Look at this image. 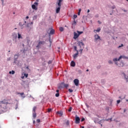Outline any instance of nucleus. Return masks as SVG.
I'll list each match as a JSON object with an SVG mask.
<instances>
[{
	"mask_svg": "<svg viewBox=\"0 0 128 128\" xmlns=\"http://www.w3.org/2000/svg\"><path fill=\"white\" fill-rule=\"evenodd\" d=\"M122 58L127 59L128 58L127 56H120L118 59V58H115L113 60H114V62H115L116 64L118 66H124L123 62H121V64L120 65H119L118 64V62H118V60L119 62L120 60H122Z\"/></svg>",
	"mask_w": 128,
	"mask_h": 128,
	"instance_id": "1",
	"label": "nucleus"
},
{
	"mask_svg": "<svg viewBox=\"0 0 128 128\" xmlns=\"http://www.w3.org/2000/svg\"><path fill=\"white\" fill-rule=\"evenodd\" d=\"M75 120V124H78L80 122V117L78 116L77 115L76 116Z\"/></svg>",
	"mask_w": 128,
	"mask_h": 128,
	"instance_id": "2",
	"label": "nucleus"
},
{
	"mask_svg": "<svg viewBox=\"0 0 128 128\" xmlns=\"http://www.w3.org/2000/svg\"><path fill=\"white\" fill-rule=\"evenodd\" d=\"M45 44V42L44 41H40L38 42L37 46H36V48H40V46H42V44Z\"/></svg>",
	"mask_w": 128,
	"mask_h": 128,
	"instance_id": "3",
	"label": "nucleus"
},
{
	"mask_svg": "<svg viewBox=\"0 0 128 128\" xmlns=\"http://www.w3.org/2000/svg\"><path fill=\"white\" fill-rule=\"evenodd\" d=\"M94 38H95V40H100V37L98 34H96L94 35Z\"/></svg>",
	"mask_w": 128,
	"mask_h": 128,
	"instance_id": "4",
	"label": "nucleus"
},
{
	"mask_svg": "<svg viewBox=\"0 0 128 128\" xmlns=\"http://www.w3.org/2000/svg\"><path fill=\"white\" fill-rule=\"evenodd\" d=\"M38 2H35L34 3V4H32V10H36V6H38Z\"/></svg>",
	"mask_w": 128,
	"mask_h": 128,
	"instance_id": "5",
	"label": "nucleus"
},
{
	"mask_svg": "<svg viewBox=\"0 0 128 128\" xmlns=\"http://www.w3.org/2000/svg\"><path fill=\"white\" fill-rule=\"evenodd\" d=\"M74 40H76V38H78L80 36V35H78V34L76 32H74Z\"/></svg>",
	"mask_w": 128,
	"mask_h": 128,
	"instance_id": "6",
	"label": "nucleus"
},
{
	"mask_svg": "<svg viewBox=\"0 0 128 128\" xmlns=\"http://www.w3.org/2000/svg\"><path fill=\"white\" fill-rule=\"evenodd\" d=\"M18 58V55L15 54L14 56V64H16V62Z\"/></svg>",
	"mask_w": 128,
	"mask_h": 128,
	"instance_id": "7",
	"label": "nucleus"
},
{
	"mask_svg": "<svg viewBox=\"0 0 128 128\" xmlns=\"http://www.w3.org/2000/svg\"><path fill=\"white\" fill-rule=\"evenodd\" d=\"M78 50H76V54H75L73 55L74 59L76 60V58H78Z\"/></svg>",
	"mask_w": 128,
	"mask_h": 128,
	"instance_id": "8",
	"label": "nucleus"
},
{
	"mask_svg": "<svg viewBox=\"0 0 128 128\" xmlns=\"http://www.w3.org/2000/svg\"><path fill=\"white\" fill-rule=\"evenodd\" d=\"M74 84L75 85H76V86H78V82H80V81L78 80V79H75L74 80Z\"/></svg>",
	"mask_w": 128,
	"mask_h": 128,
	"instance_id": "9",
	"label": "nucleus"
},
{
	"mask_svg": "<svg viewBox=\"0 0 128 128\" xmlns=\"http://www.w3.org/2000/svg\"><path fill=\"white\" fill-rule=\"evenodd\" d=\"M12 37H13V40H15V42H16V38H18V36H16V34H14V35H12Z\"/></svg>",
	"mask_w": 128,
	"mask_h": 128,
	"instance_id": "10",
	"label": "nucleus"
},
{
	"mask_svg": "<svg viewBox=\"0 0 128 128\" xmlns=\"http://www.w3.org/2000/svg\"><path fill=\"white\" fill-rule=\"evenodd\" d=\"M70 66H73V67L76 66V62H74V61H72L70 63Z\"/></svg>",
	"mask_w": 128,
	"mask_h": 128,
	"instance_id": "11",
	"label": "nucleus"
},
{
	"mask_svg": "<svg viewBox=\"0 0 128 128\" xmlns=\"http://www.w3.org/2000/svg\"><path fill=\"white\" fill-rule=\"evenodd\" d=\"M60 7L58 6L56 9V14H58V12H60Z\"/></svg>",
	"mask_w": 128,
	"mask_h": 128,
	"instance_id": "12",
	"label": "nucleus"
},
{
	"mask_svg": "<svg viewBox=\"0 0 128 128\" xmlns=\"http://www.w3.org/2000/svg\"><path fill=\"white\" fill-rule=\"evenodd\" d=\"M62 0H59L58 2V6L60 7L62 6Z\"/></svg>",
	"mask_w": 128,
	"mask_h": 128,
	"instance_id": "13",
	"label": "nucleus"
},
{
	"mask_svg": "<svg viewBox=\"0 0 128 128\" xmlns=\"http://www.w3.org/2000/svg\"><path fill=\"white\" fill-rule=\"evenodd\" d=\"M54 34V29H52L50 31V34Z\"/></svg>",
	"mask_w": 128,
	"mask_h": 128,
	"instance_id": "14",
	"label": "nucleus"
},
{
	"mask_svg": "<svg viewBox=\"0 0 128 128\" xmlns=\"http://www.w3.org/2000/svg\"><path fill=\"white\" fill-rule=\"evenodd\" d=\"M123 74H124V76L125 80H126V82H128V76H126V74H124V73Z\"/></svg>",
	"mask_w": 128,
	"mask_h": 128,
	"instance_id": "15",
	"label": "nucleus"
},
{
	"mask_svg": "<svg viewBox=\"0 0 128 128\" xmlns=\"http://www.w3.org/2000/svg\"><path fill=\"white\" fill-rule=\"evenodd\" d=\"M77 32H78V36H80V34H84V32H82V31L80 32V31L78 30Z\"/></svg>",
	"mask_w": 128,
	"mask_h": 128,
	"instance_id": "16",
	"label": "nucleus"
},
{
	"mask_svg": "<svg viewBox=\"0 0 128 128\" xmlns=\"http://www.w3.org/2000/svg\"><path fill=\"white\" fill-rule=\"evenodd\" d=\"M78 44H79L78 46H80V44L81 46H84V44L82 42H78Z\"/></svg>",
	"mask_w": 128,
	"mask_h": 128,
	"instance_id": "17",
	"label": "nucleus"
},
{
	"mask_svg": "<svg viewBox=\"0 0 128 128\" xmlns=\"http://www.w3.org/2000/svg\"><path fill=\"white\" fill-rule=\"evenodd\" d=\"M32 116L34 118H36V112H33Z\"/></svg>",
	"mask_w": 128,
	"mask_h": 128,
	"instance_id": "18",
	"label": "nucleus"
},
{
	"mask_svg": "<svg viewBox=\"0 0 128 128\" xmlns=\"http://www.w3.org/2000/svg\"><path fill=\"white\" fill-rule=\"evenodd\" d=\"M94 32H100V28H98L96 30H94Z\"/></svg>",
	"mask_w": 128,
	"mask_h": 128,
	"instance_id": "19",
	"label": "nucleus"
},
{
	"mask_svg": "<svg viewBox=\"0 0 128 128\" xmlns=\"http://www.w3.org/2000/svg\"><path fill=\"white\" fill-rule=\"evenodd\" d=\"M14 73H15V72H14V70L10 71V72H9V74H14Z\"/></svg>",
	"mask_w": 128,
	"mask_h": 128,
	"instance_id": "20",
	"label": "nucleus"
},
{
	"mask_svg": "<svg viewBox=\"0 0 128 128\" xmlns=\"http://www.w3.org/2000/svg\"><path fill=\"white\" fill-rule=\"evenodd\" d=\"M36 106H34V108H33V110H33V112H36Z\"/></svg>",
	"mask_w": 128,
	"mask_h": 128,
	"instance_id": "21",
	"label": "nucleus"
},
{
	"mask_svg": "<svg viewBox=\"0 0 128 128\" xmlns=\"http://www.w3.org/2000/svg\"><path fill=\"white\" fill-rule=\"evenodd\" d=\"M18 38H22V36L19 33H18Z\"/></svg>",
	"mask_w": 128,
	"mask_h": 128,
	"instance_id": "22",
	"label": "nucleus"
},
{
	"mask_svg": "<svg viewBox=\"0 0 128 128\" xmlns=\"http://www.w3.org/2000/svg\"><path fill=\"white\" fill-rule=\"evenodd\" d=\"M60 32H64V28L60 27Z\"/></svg>",
	"mask_w": 128,
	"mask_h": 128,
	"instance_id": "23",
	"label": "nucleus"
},
{
	"mask_svg": "<svg viewBox=\"0 0 128 128\" xmlns=\"http://www.w3.org/2000/svg\"><path fill=\"white\" fill-rule=\"evenodd\" d=\"M72 108L70 107L69 109L68 110V112H72Z\"/></svg>",
	"mask_w": 128,
	"mask_h": 128,
	"instance_id": "24",
	"label": "nucleus"
},
{
	"mask_svg": "<svg viewBox=\"0 0 128 128\" xmlns=\"http://www.w3.org/2000/svg\"><path fill=\"white\" fill-rule=\"evenodd\" d=\"M64 88H68V84H64Z\"/></svg>",
	"mask_w": 128,
	"mask_h": 128,
	"instance_id": "25",
	"label": "nucleus"
},
{
	"mask_svg": "<svg viewBox=\"0 0 128 128\" xmlns=\"http://www.w3.org/2000/svg\"><path fill=\"white\" fill-rule=\"evenodd\" d=\"M56 98H58V96H60V93H57L56 94Z\"/></svg>",
	"mask_w": 128,
	"mask_h": 128,
	"instance_id": "26",
	"label": "nucleus"
},
{
	"mask_svg": "<svg viewBox=\"0 0 128 128\" xmlns=\"http://www.w3.org/2000/svg\"><path fill=\"white\" fill-rule=\"evenodd\" d=\"M68 92H74V90L70 88V89H68Z\"/></svg>",
	"mask_w": 128,
	"mask_h": 128,
	"instance_id": "27",
	"label": "nucleus"
},
{
	"mask_svg": "<svg viewBox=\"0 0 128 128\" xmlns=\"http://www.w3.org/2000/svg\"><path fill=\"white\" fill-rule=\"evenodd\" d=\"M18 94H20L21 96H22L24 94V92L18 93Z\"/></svg>",
	"mask_w": 128,
	"mask_h": 128,
	"instance_id": "28",
	"label": "nucleus"
},
{
	"mask_svg": "<svg viewBox=\"0 0 128 128\" xmlns=\"http://www.w3.org/2000/svg\"><path fill=\"white\" fill-rule=\"evenodd\" d=\"M52 112V108H48V112Z\"/></svg>",
	"mask_w": 128,
	"mask_h": 128,
	"instance_id": "29",
	"label": "nucleus"
},
{
	"mask_svg": "<svg viewBox=\"0 0 128 128\" xmlns=\"http://www.w3.org/2000/svg\"><path fill=\"white\" fill-rule=\"evenodd\" d=\"M74 19L76 18H78V16L76 14H74Z\"/></svg>",
	"mask_w": 128,
	"mask_h": 128,
	"instance_id": "30",
	"label": "nucleus"
},
{
	"mask_svg": "<svg viewBox=\"0 0 128 128\" xmlns=\"http://www.w3.org/2000/svg\"><path fill=\"white\" fill-rule=\"evenodd\" d=\"M28 74H24V76H26V78H28Z\"/></svg>",
	"mask_w": 128,
	"mask_h": 128,
	"instance_id": "31",
	"label": "nucleus"
},
{
	"mask_svg": "<svg viewBox=\"0 0 128 128\" xmlns=\"http://www.w3.org/2000/svg\"><path fill=\"white\" fill-rule=\"evenodd\" d=\"M66 126H68V124H70V122L68 120L66 122Z\"/></svg>",
	"mask_w": 128,
	"mask_h": 128,
	"instance_id": "32",
	"label": "nucleus"
},
{
	"mask_svg": "<svg viewBox=\"0 0 128 128\" xmlns=\"http://www.w3.org/2000/svg\"><path fill=\"white\" fill-rule=\"evenodd\" d=\"M82 50H84V49H80L79 52H80V54H82Z\"/></svg>",
	"mask_w": 128,
	"mask_h": 128,
	"instance_id": "33",
	"label": "nucleus"
},
{
	"mask_svg": "<svg viewBox=\"0 0 128 128\" xmlns=\"http://www.w3.org/2000/svg\"><path fill=\"white\" fill-rule=\"evenodd\" d=\"M0 104H6V102H4V100H3V101H0Z\"/></svg>",
	"mask_w": 128,
	"mask_h": 128,
	"instance_id": "34",
	"label": "nucleus"
},
{
	"mask_svg": "<svg viewBox=\"0 0 128 128\" xmlns=\"http://www.w3.org/2000/svg\"><path fill=\"white\" fill-rule=\"evenodd\" d=\"M84 118H82L81 122H84Z\"/></svg>",
	"mask_w": 128,
	"mask_h": 128,
	"instance_id": "35",
	"label": "nucleus"
},
{
	"mask_svg": "<svg viewBox=\"0 0 128 128\" xmlns=\"http://www.w3.org/2000/svg\"><path fill=\"white\" fill-rule=\"evenodd\" d=\"M36 122H40V120L38 119V120H36Z\"/></svg>",
	"mask_w": 128,
	"mask_h": 128,
	"instance_id": "36",
	"label": "nucleus"
},
{
	"mask_svg": "<svg viewBox=\"0 0 128 128\" xmlns=\"http://www.w3.org/2000/svg\"><path fill=\"white\" fill-rule=\"evenodd\" d=\"M58 114H60V116H62V112H58Z\"/></svg>",
	"mask_w": 128,
	"mask_h": 128,
	"instance_id": "37",
	"label": "nucleus"
},
{
	"mask_svg": "<svg viewBox=\"0 0 128 128\" xmlns=\"http://www.w3.org/2000/svg\"><path fill=\"white\" fill-rule=\"evenodd\" d=\"M120 100H118L117 104H120Z\"/></svg>",
	"mask_w": 128,
	"mask_h": 128,
	"instance_id": "38",
	"label": "nucleus"
},
{
	"mask_svg": "<svg viewBox=\"0 0 128 128\" xmlns=\"http://www.w3.org/2000/svg\"><path fill=\"white\" fill-rule=\"evenodd\" d=\"M48 64H52V61L51 60H50L48 62Z\"/></svg>",
	"mask_w": 128,
	"mask_h": 128,
	"instance_id": "39",
	"label": "nucleus"
},
{
	"mask_svg": "<svg viewBox=\"0 0 128 128\" xmlns=\"http://www.w3.org/2000/svg\"><path fill=\"white\" fill-rule=\"evenodd\" d=\"M112 118H111L110 119H108L107 120H110V122H112Z\"/></svg>",
	"mask_w": 128,
	"mask_h": 128,
	"instance_id": "40",
	"label": "nucleus"
},
{
	"mask_svg": "<svg viewBox=\"0 0 128 128\" xmlns=\"http://www.w3.org/2000/svg\"><path fill=\"white\" fill-rule=\"evenodd\" d=\"M74 50H76H76H76V46H74Z\"/></svg>",
	"mask_w": 128,
	"mask_h": 128,
	"instance_id": "41",
	"label": "nucleus"
},
{
	"mask_svg": "<svg viewBox=\"0 0 128 128\" xmlns=\"http://www.w3.org/2000/svg\"><path fill=\"white\" fill-rule=\"evenodd\" d=\"M108 63L109 64H112V61H110V60H109L108 61Z\"/></svg>",
	"mask_w": 128,
	"mask_h": 128,
	"instance_id": "42",
	"label": "nucleus"
},
{
	"mask_svg": "<svg viewBox=\"0 0 128 128\" xmlns=\"http://www.w3.org/2000/svg\"><path fill=\"white\" fill-rule=\"evenodd\" d=\"M98 24H102V22H100V20H98Z\"/></svg>",
	"mask_w": 128,
	"mask_h": 128,
	"instance_id": "43",
	"label": "nucleus"
},
{
	"mask_svg": "<svg viewBox=\"0 0 128 128\" xmlns=\"http://www.w3.org/2000/svg\"><path fill=\"white\" fill-rule=\"evenodd\" d=\"M112 8L114 10V8H116V6H113L112 7Z\"/></svg>",
	"mask_w": 128,
	"mask_h": 128,
	"instance_id": "44",
	"label": "nucleus"
},
{
	"mask_svg": "<svg viewBox=\"0 0 128 128\" xmlns=\"http://www.w3.org/2000/svg\"><path fill=\"white\" fill-rule=\"evenodd\" d=\"M58 92H60V90H56V92H58Z\"/></svg>",
	"mask_w": 128,
	"mask_h": 128,
	"instance_id": "45",
	"label": "nucleus"
},
{
	"mask_svg": "<svg viewBox=\"0 0 128 128\" xmlns=\"http://www.w3.org/2000/svg\"><path fill=\"white\" fill-rule=\"evenodd\" d=\"M82 12V9H79L78 12Z\"/></svg>",
	"mask_w": 128,
	"mask_h": 128,
	"instance_id": "46",
	"label": "nucleus"
},
{
	"mask_svg": "<svg viewBox=\"0 0 128 128\" xmlns=\"http://www.w3.org/2000/svg\"><path fill=\"white\" fill-rule=\"evenodd\" d=\"M80 12H78V16H80Z\"/></svg>",
	"mask_w": 128,
	"mask_h": 128,
	"instance_id": "47",
	"label": "nucleus"
},
{
	"mask_svg": "<svg viewBox=\"0 0 128 128\" xmlns=\"http://www.w3.org/2000/svg\"><path fill=\"white\" fill-rule=\"evenodd\" d=\"M122 48V46H118V48Z\"/></svg>",
	"mask_w": 128,
	"mask_h": 128,
	"instance_id": "48",
	"label": "nucleus"
},
{
	"mask_svg": "<svg viewBox=\"0 0 128 128\" xmlns=\"http://www.w3.org/2000/svg\"><path fill=\"white\" fill-rule=\"evenodd\" d=\"M28 16H26V20H28Z\"/></svg>",
	"mask_w": 128,
	"mask_h": 128,
	"instance_id": "49",
	"label": "nucleus"
},
{
	"mask_svg": "<svg viewBox=\"0 0 128 128\" xmlns=\"http://www.w3.org/2000/svg\"><path fill=\"white\" fill-rule=\"evenodd\" d=\"M87 12H90V10H88Z\"/></svg>",
	"mask_w": 128,
	"mask_h": 128,
	"instance_id": "50",
	"label": "nucleus"
},
{
	"mask_svg": "<svg viewBox=\"0 0 128 128\" xmlns=\"http://www.w3.org/2000/svg\"><path fill=\"white\" fill-rule=\"evenodd\" d=\"M78 72H82V70H79Z\"/></svg>",
	"mask_w": 128,
	"mask_h": 128,
	"instance_id": "51",
	"label": "nucleus"
},
{
	"mask_svg": "<svg viewBox=\"0 0 128 128\" xmlns=\"http://www.w3.org/2000/svg\"><path fill=\"white\" fill-rule=\"evenodd\" d=\"M58 88H62V87L60 86H59Z\"/></svg>",
	"mask_w": 128,
	"mask_h": 128,
	"instance_id": "52",
	"label": "nucleus"
},
{
	"mask_svg": "<svg viewBox=\"0 0 128 128\" xmlns=\"http://www.w3.org/2000/svg\"><path fill=\"white\" fill-rule=\"evenodd\" d=\"M120 46H121V47H122V46H124V44H122Z\"/></svg>",
	"mask_w": 128,
	"mask_h": 128,
	"instance_id": "53",
	"label": "nucleus"
},
{
	"mask_svg": "<svg viewBox=\"0 0 128 128\" xmlns=\"http://www.w3.org/2000/svg\"><path fill=\"white\" fill-rule=\"evenodd\" d=\"M24 78V76H22V78Z\"/></svg>",
	"mask_w": 128,
	"mask_h": 128,
	"instance_id": "54",
	"label": "nucleus"
},
{
	"mask_svg": "<svg viewBox=\"0 0 128 128\" xmlns=\"http://www.w3.org/2000/svg\"><path fill=\"white\" fill-rule=\"evenodd\" d=\"M2 2L4 3V0H1Z\"/></svg>",
	"mask_w": 128,
	"mask_h": 128,
	"instance_id": "55",
	"label": "nucleus"
},
{
	"mask_svg": "<svg viewBox=\"0 0 128 128\" xmlns=\"http://www.w3.org/2000/svg\"><path fill=\"white\" fill-rule=\"evenodd\" d=\"M124 12H126V10H124Z\"/></svg>",
	"mask_w": 128,
	"mask_h": 128,
	"instance_id": "56",
	"label": "nucleus"
},
{
	"mask_svg": "<svg viewBox=\"0 0 128 128\" xmlns=\"http://www.w3.org/2000/svg\"><path fill=\"white\" fill-rule=\"evenodd\" d=\"M86 72H88V69H87Z\"/></svg>",
	"mask_w": 128,
	"mask_h": 128,
	"instance_id": "57",
	"label": "nucleus"
},
{
	"mask_svg": "<svg viewBox=\"0 0 128 128\" xmlns=\"http://www.w3.org/2000/svg\"><path fill=\"white\" fill-rule=\"evenodd\" d=\"M124 112H126V109L124 110Z\"/></svg>",
	"mask_w": 128,
	"mask_h": 128,
	"instance_id": "58",
	"label": "nucleus"
},
{
	"mask_svg": "<svg viewBox=\"0 0 128 128\" xmlns=\"http://www.w3.org/2000/svg\"><path fill=\"white\" fill-rule=\"evenodd\" d=\"M82 128H84V126H82Z\"/></svg>",
	"mask_w": 128,
	"mask_h": 128,
	"instance_id": "59",
	"label": "nucleus"
},
{
	"mask_svg": "<svg viewBox=\"0 0 128 128\" xmlns=\"http://www.w3.org/2000/svg\"><path fill=\"white\" fill-rule=\"evenodd\" d=\"M34 18H36V16H34Z\"/></svg>",
	"mask_w": 128,
	"mask_h": 128,
	"instance_id": "60",
	"label": "nucleus"
},
{
	"mask_svg": "<svg viewBox=\"0 0 128 128\" xmlns=\"http://www.w3.org/2000/svg\"><path fill=\"white\" fill-rule=\"evenodd\" d=\"M126 0V2H128V0Z\"/></svg>",
	"mask_w": 128,
	"mask_h": 128,
	"instance_id": "61",
	"label": "nucleus"
},
{
	"mask_svg": "<svg viewBox=\"0 0 128 128\" xmlns=\"http://www.w3.org/2000/svg\"><path fill=\"white\" fill-rule=\"evenodd\" d=\"M23 98H24V96Z\"/></svg>",
	"mask_w": 128,
	"mask_h": 128,
	"instance_id": "62",
	"label": "nucleus"
}]
</instances>
